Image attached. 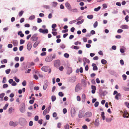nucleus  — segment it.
<instances>
[{
  "label": "nucleus",
  "mask_w": 129,
  "mask_h": 129,
  "mask_svg": "<svg viewBox=\"0 0 129 129\" xmlns=\"http://www.w3.org/2000/svg\"><path fill=\"white\" fill-rule=\"evenodd\" d=\"M123 31V30L122 29H119L118 30L117 32L118 33H122Z\"/></svg>",
  "instance_id": "nucleus-56"
},
{
  "label": "nucleus",
  "mask_w": 129,
  "mask_h": 129,
  "mask_svg": "<svg viewBox=\"0 0 129 129\" xmlns=\"http://www.w3.org/2000/svg\"><path fill=\"white\" fill-rule=\"evenodd\" d=\"M37 34H35L33 35L31 38V40L33 41H36L38 39V38L37 37Z\"/></svg>",
  "instance_id": "nucleus-2"
},
{
  "label": "nucleus",
  "mask_w": 129,
  "mask_h": 129,
  "mask_svg": "<svg viewBox=\"0 0 129 129\" xmlns=\"http://www.w3.org/2000/svg\"><path fill=\"white\" fill-rule=\"evenodd\" d=\"M84 112L82 110H80L78 114V117L79 118H81L83 116Z\"/></svg>",
  "instance_id": "nucleus-9"
},
{
  "label": "nucleus",
  "mask_w": 129,
  "mask_h": 129,
  "mask_svg": "<svg viewBox=\"0 0 129 129\" xmlns=\"http://www.w3.org/2000/svg\"><path fill=\"white\" fill-rule=\"evenodd\" d=\"M87 17L88 18L91 19L93 18V16L92 15H88L87 16Z\"/></svg>",
  "instance_id": "nucleus-32"
},
{
  "label": "nucleus",
  "mask_w": 129,
  "mask_h": 129,
  "mask_svg": "<svg viewBox=\"0 0 129 129\" xmlns=\"http://www.w3.org/2000/svg\"><path fill=\"white\" fill-rule=\"evenodd\" d=\"M37 22L38 23H40L42 22V20L40 18H38L37 19Z\"/></svg>",
  "instance_id": "nucleus-55"
},
{
  "label": "nucleus",
  "mask_w": 129,
  "mask_h": 129,
  "mask_svg": "<svg viewBox=\"0 0 129 129\" xmlns=\"http://www.w3.org/2000/svg\"><path fill=\"white\" fill-rule=\"evenodd\" d=\"M106 121L107 122H111L112 120V119L111 118H106Z\"/></svg>",
  "instance_id": "nucleus-35"
},
{
  "label": "nucleus",
  "mask_w": 129,
  "mask_h": 129,
  "mask_svg": "<svg viewBox=\"0 0 129 129\" xmlns=\"http://www.w3.org/2000/svg\"><path fill=\"white\" fill-rule=\"evenodd\" d=\"M17 84L15 81H13L12 83L11 84V85L12 86H15Z\"/></svg>",
  "instance_id": "nucleus-62"
},
{
  "label": "nucleus",
  "mask_w": 129,
  "mask_h": 129,
  "mask_svg": "<svg viewBox=\"0 0 129 129\" xmlns=\"http://www.w3.org/2000/svg\"><path fill=\"white\" fill-rule=\"evenodd\" d=\"M48 86L47 84V82H45L44 83V86L43 87V89L45 90L46 89Z\"/></svg>",
  "instance_id": "nucleus-18"
},
{
  "label": "nucleus",
  "mask_w": 129,
  "mask_h": 129,
  "mask_svg": "<svg viewBox=\"0 0 129 129\" xmlns=\"http://www.w3.org/2000/svg\"><path fill=\"white\" fill-rule=\"evenodd\" d=\"M23 12H24L23 11H21L19 13V17H21L23 14Z\"/></svg>",
  "instance_id": "nucleus-41"
},
{
  "label": "nucleus",
  "mask_w": 129,
  "mask_h": 129,
  "mask_svg": "<svg viewBox=\"0 0 129 129\" xmlns=\"http://www.w3.org/2000/svg\"><path fill=\"white\" fill-rule=\"evenodd\" d=\"M20 110L21 112L23 113L25 112V109L23 107L20 108Z\"/></svg>",
  "instance_id": "nucleus-36"
},
{
  "label": "nucleus",
  "mask_w": 129,
  "mask_h": 129,
  "mask_svg": "<svg viewBox=\"0 0 129 129\" xmlns=\"http://www.w3.org/2000/svg\"><path fill=\"white\" fill-rule=\"evenodd\" d=\"M63 112L64 114H66L67 112V109L66 108H64L63 110Z\"/></svg>",
  "instance_id": "nucleus-57"
},
{
  "label": "nucleus",
  "mask_w": 129,
  "mask_h": 129,
  "mask_svg": "<svg viewBox=\"0 0 129 129\" xmlns=\"http://www.w3.org/2000/svg\"><path fill=\"white\" fill-rule=\"evenodd\" d=\"M83 62H85L88 63H89L90 62L89 60L88 59L86 58H83Z\"/></svg>",
  "instance_id": "nucleus-20"
},
{
  "label": "nucleus",
  "mask_w": 129,
  "mask_h": 129,
  "mask_svg": "<svg viewBox=\"0 0 129 129\" xmlns=\"http://www.w3.org/2000/svg\"><path fill=\"white\" fill-rule=\"evenodd\" d=\"M35 18V16L34 15H32L30 16L29 18V19L31 20L34 19Z\"/></svg>",
  "instance_id": "nucleus-26"
},
{
  "label": "nucleus",
  "mask_w": 129,
  "mask_h": 129,
  "mask_svg": "<svg viewBox=\"0 0 129 129\" xmlns=\"http://www.w3.org/2000/svg\"><path fill=\"white\" fill-rule=\"evenodd\" d=\"M8 106V104H6L5 106L3 107V109L4 110H6L7 109V108Z\"/></svg>",
  "instance_id": "nucleus-47"
},
{
  "label": "nucleus",
  "mask_w": 129,
  "mask_h": 129,
  "mask_svg": "<svg viewBox=\"0 0 129 129\" xmlns=\"http://www.w3.org/2000/svg\"><path fill=\"white\" fill-rule=\"evenodd\" d=\"M49 112V110L47 109H46L43 111V114H46L48 113Z\"/></svg>",
  "instance_id": "nucleus-28"
},
{
  "label": "nucleus",
  "mask_w": 129,
  "mask_h": 129,
  "mask_svg": "<svg viewBox=\"0 0 129 129\" xmlns=\"http://www.w3.org/2000/svg\"><path fill=\"white\" fill-rule=\"evenodd\" d=\"M12 43L14 46H17L18 45V42L17 40H14L12 41Z\"/></svg>",
  "instance_id": "nucleus-13"
},
{
  "label": "nucleus",
  "mask_w": 129,
  "mask_h": 129,
  "mask_svg": "<svg viewBox=\"0 0 129 129\" xmlns=\"http://www.w3.org/2000/svg\"><path fill=\"white\" fill-rule=\"evenodd\" d=\"M84 21V19H82L81 21H77L76 23V24L78 25H80L83 23Z\"/></svg>",
  "instance_id": "nucleus-24"
},
{
  "label": "nucleus",
  "mask_w": 129,
  "mask_h": 129,
  "mask_svg": "<svg viewBox=\"0 0 129 129\" xmlns=\"http://www.w3.org/2000/svg\"><path fill=\"white\" fill-rule=\"evenodd\" d=\"M40 43V42L38 41H36L35 42L33 45V47L34 48H36L38 46L39 44Z\"/></svg>",
  "instance_id": "nucleus-22"
},
{
  "label": "nucleus",
  "mask_w": 129,
  "mask_h": 129,
  "mask_svg": "<svg viewBox=\"0 0 129 129\" xmlns=\"http://www.w3.org/2000/svg\"><path fill=\"white\" fill-rule=\"evenodd\" d=\"M14 79L15 80V81L17 82L18 83L19 82V79H18L16 77V76L14 77Z\"/></svg>",
  "instance_id": "nucleus-40"
},
{
  "label": "nucleus",
  "mask_w": 129,
  "mask_h": 129,
  "mask_svg": "<svg viewBox=\"0 0 129 129\" xmlns=\"http://www.w3.org/2000/svg\"><path fill=\"white\" fill-rule=\"evenodd\" d=\"M52 33L54 36H55L57 35V32L56 31H52Z\"/></svg>",
  "instance_id": "nucleus-52"
},
{
  "label": "nucleus",
  "mask_w": 129,
  "mask_h": 129,
  "mask_svg": "<svg viewBox=\"0 0 129 129\" xmlns=\"http://www.w3.org/2000/svg\"><path fill=\"white\" fill-rule=\"evenodd\" d=\"M60 47L62 49H64L65 48V47L64 44H63L60 45Z\"/></svg>",
  "instance_id": "nucleus-61"
},
{
  "label": "nucleus",
  "mask_w": 129,
  "mask_h": 129,
  "mask_svg": "<svg viewBox=\"0 0 129 129\" xmlns=\"http://www.w3.org/2000/svg\"><path fill=\"white\" fill-rule=\"evenodd\" d=\"M64 56L65 57L68 58L69 57V55L68 53H65L64 54Z\"/></svg>",
  "instance_id": "nucleus-44"
},
{
  "label": "nucleus",
  "mask_w": 129,
  "mask_h": 129,
  "mask_svg": "<svg viewBox=\"0 0 129 129\" xmlns=\"http://www.w3.org/2000/svg\"><path fill=\"white\" fill-rule=\"evenodd\" d=\"M98 69L97 67L96 66H94L93 68V71L97 70Z\"/></svg>",
  "instance_id": "nucleus-50"
},
{
  "label": "nucleus",
  "mask_w": 129,
  "mask_h": 129,
  "mask_svg": "<svg viewBox=\"0 0 129 129\" xmlns=\"http://www.w3.org/2000/svg\"><path fill=\"white\" fill-rule=\"evenodd\" d=\"M60 64L59 60H56L54 63V65L55 67L57 68Z\"/></svg>",
  "instance_id": "nucleus-6"
},
{
  "label": "nucleus",
  "mask_w": 129,
  "mask_h": 129,
  "mask_svg": "<svg viewBox=\"0 0 129 129\" xmlns=\"http://www.w3.org/2000/svg\"><path fill=\"white\" fill-rule=\"evenodd\" d=\"M99 102H96L94 104V105L95 107H97L99 105Z\"/></svg>",
  "instance_id": "nucleus-48"
},
{
  "label": "nucleus",
  "mask_w": 129,
  "mask_h": 129,
  "mask_svg": "<svg viewBox=\"0 0 129 129\" xmlns=\"http://www.w3.org/2000/svg\"><path fill=\"white\" fill-rule=\"evenodd\" d=\"M5 95L4 93H3L0 94V98L3 99V98Z\"/></svg>",
  "instance_id": "nucleus-46"
},
{
  "label": "nucleus",
  "mask_w": 129,
  "mask_h": 129,
  "mask_svg": "<svg viewBox=\"0 0 129 129\" xmlns=\"http://www.w3.org/2000/svg\"><path fill=\"white\" fill-rule=\"evenodd\" d=\"M95 125L96 126H98L99 125V120L98 119H96L95 121Z\"/></svg>",
  "instance_id": "nucleus-17"
},
{
  "label": "nucleus",
  "mask_w": 129,
  "mask_h": 129,
  "mask_svg": "<svg viewBox=\"0 0 129 129\" xmlns=\"http://www.w3.org/2000/svg\"><path fill=\"white\" fill-rule=\"evenodd\" d=\"M13 46L11 44H9L8 45V47L10 48H11Z\"/></svg>",
  "instance_id": "nucleus-60"
},
{
  "label": "nucleus",
  "mask_w": 129,
  "mask_h": 129,
  "mask_svg": "<svg viewBox=\"0 0 129 129\" xmlns=\"http://www.w3.org/2000/svg\"><path fill=\"white\" fill-rule=\"evenodd\" d=\"M51 100L52 102H54L56 100V97L55 96L53 95L51 96Z\"/></svg>",
  "instance_id": "nucleus-30"
},
{
  "label": "nucleus",
  "mask_w": 129,
  "mask_h": 129,
  "mask_svg": "<svg viewBox=\"0 0 129 129\" xmlns=\"http://www.w3.org/2000/svg\"><path fill=\"white\" fill-rule=\"evenodd\" d=\"M82 87L80 83H79L76 86L75 91L77 92L82 89Z\"/></svg>",
  "instance_id": "nucleus-1"
},
{
  "label": "nucleus",
  "mask_w": 129,
  "mask_h": 129,
  "mask_svg": "<svg viewBox=\"0 0 129 129\" xmlns=\"http://www.w3.org/2000/svg\"><path fill=\"white\" fill-rule=\"evenodd\" d=\"M101 62L102 64H105L107 63V61L104 59H102L101 60Z\"/></svg>",
  "instance_id": "nucleus-29"
},
{
  "label": "nucleus",
  "mask_w": 129,
  "mask_h": 129,
  "mask_svg": "<svg viewBox=\"0 0 129 129\" xmlns=\"http://www.w3.org/2000/svg\"><path fill=\"white\" fill-rule=\"evenodd\" d=\"M32 47L31 43L30 42H28L27 45V48L28 50L29 51L31 49Z\"/></svg>",
  "instance_id": "nucleus-11"
},
{
  "label": "nucleus",
  "mask_w": 129,
  "mask_h": 129,
  "mask_svg": "<svg viewBox=\"0 0 129 129\" xmlns=\"http://www.w3.org/2000/svg\"><path fill=\"white\" fill-rule=\"evenodd\" d=\"M52 6L54 7H56L57 4V3L55 2H53L52 3Z\"/></svg>",
  "instance_id": "nucleus-27"
},
{
  "label": "nucleus",
  "mask_w": 129,
  "mask_h": 129,
  "mask_svg": "<svg viewBox=\"0 0 129 129\" xmlns=\"http://www.w3.org/2000/svg\"><path fill=\"white\" fill-rule=\"evenodd\" d=\"M58 95L59 96L61 97L63 96L64 95L63 93L61 92H59L58 93Z\"/></svg>",
  "instance_id": "nucleus-53"
},
{
  "label": "nucleus",
  "mask_w": 129,
  "mask_h": 129,
  "mask_svg": "<svg viewBox=\"0 0 129 129\" xmlns=\"http://www.w3.org/2000/svg\"><path fill=\"white\" fill-rule=\"evenodd\" d=\"M121 96V94L120 93H118L116 94V96H115V99L117 100H119V97H120Z\"/></svg>",
  "instance_id": "nucleus-23"
},
{
  "label": "nucleus",
  "mask_w": 129,
  "mask_h": 129,
  "mask_svg": "<svg viewBox=\"0 0 129 129\" xmlns=\"http://www.w3.org/2000/svg\"><path fill=\"white\" fill-rule=\"evenodd\" d=\"M11 71V69H10L6 70L5 71V72L6 74H8Z\"/></svg>",
  "instance_id": "nucleus-38"
},
{
  "label": "nucleus",
  "mask_w": 129,
  "mask_h": 129,
  "mask_svg": "<svg viewBox=\"0 0 129 129\" xmlns=\"http://www.w3.org/2000/svg\"><path fill=\"white\" fill-rule=\"evenodd\" d=\"M70 11L73 13H77L78 12V10L76 8L73 9H72Z\"/></svg>",
  "instance_id": "nucleus-19"
},
{
  "label": "nucleus",
  "mask_w": 129,
  "mask_h": 129,
  "mask_svg": "<svg viewBox=\"0 0 129 129\" xmlns=\"http://www.w3.org/2000/svg\"><path fill=\"white\" fill-rule=\"evenodd\" d=\"M128 18L129 17L128 15H127L125 18V19L126 20L127 22H128L129 21L128 19Z\"/></svg>",
  "instance_id": "nucleus-54"
},
{
  "label": "nucleus",
  "mask_w": 129,
  "mask_h": 129,
  "mask_svg": "<svg viewBox=\"0 0 129 129\" xmlns=\"http://www.w3.org/2000/svg\"><path fill=\"white\" fill-rule=\"evenodd\" d=\"M25 41L22 39H21L20 40V44H22L24 43Z\"/></svg>",
  "instance_id": "nucleus-45"
},
{
  "label": "nucleus",
  "mask_w": 129,
  "mask_h": 129,
  "mask_svg": "<svg viewBox=\"0 0 129 129\" xmlns=\"http://www.w3.org/2000/svg\"><path fill=\"white\" fill-rule=\"evenodd\" d=\"M71 114L72 117H74L75 116L76 113V111L74 108L72 107L71 109Z\"/></svg>",
  "instance_id": "nucleus-3"
},
{
  "label": "nucleus",
  "mask_w": 129,
  "mask_h": 129,
  "mask_svg": "<svg viewBox=\"0 0 129 129\" xmlns=\"http://www.w3.org/2000/svg\"><path fill=\"white\" fill-rule=\"evenodd\" d=\"M101 8L100 6H99L98 8H95L94 10L95 11H98Z\"/></svg>",
  "instance_id": "nucleus-37"
},
{
  "label": "nucleus",
  "mask_w": 129,
  "mask_h": 129,
  "mask_svg": "<svg viewBox=\"0 0 129 129\" xmlns=\"http://www.w3.org/2000/svg\"><path fill=\"white\" fill-rule=\"evenodd\" d=\"M35 120L36 121H37L39 119V117L38 116H36L34 118Z\"/></svg>",
  "instance_id": "nucleus-58"
},
{
  "label": "nucleus",
  "mask_w": 129,
  "mask_h": 129,
  "mask_svg": "<svg viewBox=\"0 0 129 129\" xmlns=\"http://www.w3.org/2000/svg\"><path fill=\"white\" fill-rule=\"evenodd\" d=\"M18 124L17 122H13L12 121H10L9 123V125L11 126H15Z\"/></svg>",
  "instance_id": "nucleus-5"
},
{
  "label": "nucleus",
  "mask_w": 129,
  "mask_h": 129,
  "mask_svg": "<svg viewBox=\"0 0 129 129\" xmlns=\"http://www.w3.org/2000/svg\"><path fill=\"white\" fill-rule=\"evenodd\" d=\"M22 32L21 31H19L18 32V34L19 35H20V37H23L24 36V35L22 33Z\"/></svg>",
  "instance_id": "nucleus-21"
},
{
  "label": "nucleus",
  "mask_w": 129,
  "mask_h": 129,
  "mask_svg": "<svg viewBox=\"0 0 129 129\" xmlns=\"http://www.w3.org/2000/svg\"><path fill=\"white\" fill-rule=\"evenodd\" d=\"M85 100V96L84 94H83L82 95V101L83 102H84Z\"/></svg>",
  "instance_id": "nucleus-25"
},
{
  "label": "nucleus",
  "mask_w": 129,
  "mask_h": 129,
  "mask_svg": "<svg viewBox=\"0 0 129 129\" xmlns=\"http://www.w3.org/2000/svg\"><path fill=\"white\" fill-rule=\"evenodd\" d=\"M43 34H47L48 33V31L47 29H43Z\"/></svg>",
  "instance_id": "nucleus-34"
},
{
  "label": "nucleus",
  "mask_w": 129,
  "mask_h": 129,
  "mask_svg": "<svg viewBox=\"0 0 129 129\" xmlns=\"http://www.w3.org/2000/svg\"><path fill=\"white\" fill-rule=\"evenodd\" d=\"M57 116V114L56 112H54L53 114V117H55Z\"/></svg>",
  "instance_id": "nucleus-64"
},
{
  "label": "nucleus",
  "mask_w": 129,
  "mask_h": 129,
  "mask_svg": "<svg viewBox=\"0 0 129 129\" xmlns=\"http://www.w3.org/2000/svg\"><path fill=\"white\" fill-rule=\"evenodd\" d=\"M92 115V113L89 111H88L86 112L85 113V116L87 117H91Z\"/></svg>",
  "instance_id": "nucleus-8"
},
{
  "label": "nucleus",
  "mask_w": 129,
  "mask_h": 129,
  "mask_svg": "<svg viewBox=\"0 0 129 129\" xmlns=\"http://www.w3.org/2000/svg\"><path fill=\"white\" fill-rule=\"evenodd\" d=\"M92 90L91 92L92 93L94 94L95 93V90H96V87L95 86L92 85L91 86Z\"/></svg>",
  "instance_id": "nucleus-12"
},
{
  "label": "nucleus",
  "mask_w": 129,
  "mask_h": 129,
  "mask_svg": "<svg viewBox=\"0 0 129 129\" xmlns=\"http://www.w3.org/2000/svg\"><path fill=\"white\" fill-rule=\"evenodd\" d=\"M98 25V22L96 21L93 24V27L94 28H96Z\"/></svg>",
  "instance_id": "nucleus-39"
},
{
  "label": "nucleus",
  "mask_w": 129,
  "mask_h": 129,
  "mask_svg": "<svg viewBox=\"0 0 129 129\" xmlns=\"http://www.w3.org/2000/svg\"><path fill=\"white\" fill-rule=\"evenodd\" d=\"M43 7L46 8V9H50V6L49 5H43Z\"/></svg>",
  "instance_id": "nucleus-33"
},
{
  "label": "nucleus",
  "mask_w": 129,
  "mask_h": 129,
  "mask_svg": "<svg viewBox=\"0 0 129 129\" xmlns=\"http://www.w3.org/2000/svg\"><path fill=\"white\" fill-rule=\"evenodd\" d=\"M124 91H129V88L126 87H122Z\"/></svg>",
  "instance_id": "nucleus-31"
},
{
  "label": "nucleus",
  "mask_w": 129,
  "mask_h": 129,
  "mask_svg": "<svg viewBox=\"0 0 129 129\" xmlns=\"http://www.w3.org/2000/svg\"><path fill=\"white\" fill-rule=\"evenodd\" d=\"M81 83L83 86L84 87H85L87 84L86 81L84 79H83L82 80Z\"/></svg>",
  "instance_id": "nucleus-16"
},
{
  "label": "nucleus",
  "mask_w": 129,
  "mask_h": 129,
  "mask_svg": "<svg viewBox=\"0 0 129 129\" xmlns=\"http://www.w3.org/2000/svg\"><path fill=\"white\" fill-rule=\"evenodd\" d=\"M123 77V79L124 80H125L126 79L127 76L125 74H123L122 76Z\"/></svg>",
  "instance_id": "nucleus-59"
},
{
  "label": "nucleus",
  "mask_w": 129,
  "mask_h": 129,
  "mask_svg": "<svg viewBox=\"0 0 129 129\" xmlns=\"http://www.w3.org/2000/svg\"><path fill=\"white\" fill-rule=\"evenodd\" d=\"M120 28L122 29H127L128 28V26L127 25H123L121 26Z\"/></svg>",
  "instance_id": "nucleus-15"
},
{
  "label": "nucleus",
  "mask_w": 129,
  "mask_h": 129,
  "mask_svg": "<svg viewBox=\"0 0 129 129\" xmlns=\"http://www.w3.org/2000/svg\"><path fill=\"white\" fill-rule=\"evenodd\" d=\"M76 21H77L76 20H73L71 21H70L69 22V23L70 24H72L73 23L75 22Z\"/></svg>",
  "instance_id": "nucleus-42"
},
{
  "label": "nucleus",
  "mask_w": 129,
  "mask_h": 129,
  "mask_svg": "<svg viewBox=\"0 0 129 129\" xmlns=\"http://www.w3.org/2000/svg\"><path fill=\"white\" fill-rule=\"evenodd\" d=\"M8 87V86L7 84H4L3 86V87L4 88H5L7 87Z\"/></svg>",
  "instance_id": "nucleus-51"
},
{
  "label": "nucleus",
  "mask_w": 129,
  "mask_h": 129,
  "mask_svg": "<svg viewBox=\"0 0 129 129\" xmlns=\"http://www.w3.org/2000/svg\"><path fill=\"white\" fill-rule=\"evenodd\" d=\"M26 82L25 80H24L22 83V85L24 86L26 85Z\"/></svg>",
  "instance_id": "nucleus-63"
},
{
  "label": "nucleus",
  "mask_w": 129,
  "mask_h": 129,
  "mask_svg": "<svg viewBox=\"0 0 129 129\" xmlns=\"http://www.w3.org/2000/svg\"><path fill=\"white\" fill-rule=\"evenodd\" d=\"M6 78L5 77H4L2 81L3 83H5L6 82Z\"/></svg>",
  "instance_id": "nucleus-49"
},
{
  "label": "nucleus",
  "mask_w": 129,
  "mask_h": 129,
  "mask_svg": "<svg viewBox=\"0 0 129 129\" xmlns=\"http://www.w3.org/2000/svg\"><path fill=\"white\" fill-rule=\"evenodd\" d=\"M65 6L67 9L70 11L72 8V7L69 3L68 2H66L65 4Z\"/></svg>",
  "instance_id": "nucleus-4"
},
{
  "label": "nucleus",
  "mask_w": 129,
  "mask_h": 129,
  "mask_svg": "<svg viewBox=\"0 0 129 129\" xmlns=\"http://www.w3.org/2000/svg\"><path fill=\"white\" fill-rule=\"evenodd\" d=\"M69 126L68 124H66L64 126V128L65 129H69Z\"/></svg>",
  "instance_id": "nucleus-43"
},
{
  "label": "nucleus",
  "mask_w": 129,
  "mask_h": 129,
  "mask_svg": "<svg viewBox=\"0 0 129 129\" xmlns=\"http://www.w3.org/2000/svg\"><path fill=\"white\" fill-rule=\"evenodd\" d=\"M42 71L45 72H47L49 69V67L48 66H44L42 68Z\"/></svg>",
  "instance_id": "nucleus-7"
},
{
  "label": "nucleus",
  "mask_w": 129,
  "mask_h": 129,
  "mask_svg": "<svg viewBox=\"0 0 129 129\" xmlns=\"http://www.w3.org/2000/svg\"><path fill=\"white\" fill-rule=\"evenodd\" d=\"M45 61L47 62L51 61L52 60V58L51 56H48L45 58Z\"/></svg>",
  "instance_id": "nucleus-10"
},
{
  "label": "nucleus",
  "mask_w": 129,
  "mask_h": 129,
  "mask_svg": "<svg viewBox=\"0 0 129 129\" xmlns=\"http://www.w3.org/2000/svg\"><path fill=\"white\" fill-rule=\"evenodd\" d=\"M72 69L71 68L68 67L67 73L70 75L72 72Z\"/></svg>",
  "instance_id": "nucleus-14"
}]
</instances>
